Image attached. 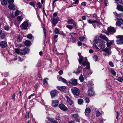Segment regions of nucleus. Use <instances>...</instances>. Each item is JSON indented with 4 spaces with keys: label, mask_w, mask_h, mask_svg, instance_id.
Returning a JSON list of instances; mask_svg holds the SVG:
<instances>
[{
    "label": "nucleus",
    "mask_w": 123,
    "mask_h": 123,
    "mask_svg": "<svg viewBox=\"0 0 123 123\" xmlns=\"http://www.w3.org/2000/svg\"><path fill=\"white\" fill-rule=\"evenodd\" d=\"M78 55L79 56V59L78 61L80 64H82L83 66H86V68L89 69L90 68V63L88 61L86 57L84 58H83L81 55V54L80 53H78Z\"/></svg>",
    "instance_id": "nucleus-1"
},
{
    "label": "nucleus",
    "mask_w": 123,
    "mask_h": 123,
    "mask_svg": "<svg viewBox=\"0 0 123 123\" xmlns=\"http://www.w3.org/2000/svg\"><path fill=\"white\" fill-rule=\"evenodd\" d=\"M71 91L74 95L78 96L80 94V90L78 88L75 87H72L71 88Z\"/></svg>",
    "instance_id": "nucleus-2"
},
{
    "label": "nucleus",
    "mask_w": 123,
    "mask_h": 123,
    "mask_svg": "<svg viewBox=\"0 0 123 123\" xmlns=\"http://www.w3.org/2000/svg\"><path fill=\"white\" fill-rule=\"evenodd\" d=\"M59 107L61 110L64 111H66L68 110V108L62 104H60L59 105Z\"/></svg>",
    "instance_id": "nucleus-3"
},
{
    "label": "nucleus",
    "mask_w": 123,
    "mask_h": 123,
    "mask_svg": "<svg viewBox=\"0 0 123 123\" xmlns=\"http://www.w3.org/2000/svg\"><path fill=\"white\" fill-rule=\"evenodd\" d=\"M67 22L68 24H73V26L74 27L76 28V23L72 19H68V20Z\"/></svg>",
    "instance_id": "nucleus-4"
},
{
    "label": "nucleus",
    "mask_w": 123,
    "mask_h": 123,
    "mask_svg": "<svg viewBox=\"0 0 123 123\" xmlns=\"http://www.w3.org/2000/svg\"><path fill=\"white\" fill-rule=\"evenodd\" d=\"M68 83L71 84L75 85L77 84V80L75 79H72L70 81H69Z\"/></svg>",
    "instance_id": "nucleus-5"
},
{
    "label": "nucleus",
    "mask_w": 123,
    "mask_h": 123,
    "mask_svg": "<svg viewBox=\"0 0 123 123\" xmlns=\"http://www.w3.org/2000/svg\"><path fill=\"white\" fill-rule=\"evenodd\" d=\"M29 49L27 48H25L24 49H21V55H24L26 53L28 52Z\"/></svg>",
    "instance_id": "nucleus-6"
},
{
    "label": "nucleus",
    "mask_w": 123,
    "mask_h": 123,
    "mask_svg": "<svg viewBox=\"0 0 123 123\" xmlns=\"http://www.w3.org/2000/svg\"><path fill=\"white\" fill-rule=\"evenodd\" d=\"M108 31L111 34H113L116 32V30L113 27H110L108 28Z\"/></svg>",
    "instance_id": "nucleus-7"
},
{
    "label": "nucleus",
    "mask_w": 123,
    "mask_h": 123,
    "mask_svg": "<svg viewBox=\"0 0 123 123\" xmlns=\"http://www.w3.org/2000/svg\"><path fill=\"white\" fill-rule=\"evenodd\" d=\"M59 103V101L57 100H53L52 101V105L54 107H56L58 105Z\"/></svg>",
    "instance_id": "nucleus-8"
},
{
    "label": "nucleus",
    "mask_w": 123,
    "mask_h": 123,
    "mask_svg": "<svg viewBox=\"0 0 123 123\" xmlns=\"http://www.w3.org/2000/svg\"><path fill=\"white\" fill-rule=\"evenodd\" d=\"M28 23L26 22H24L21 25L23 29H26L28 28Z\"/></svg>",
    "instance_id": "nucleus-9"
},
{
    "label": "nucleus",
    "mask_w": 123,
    "mask_h": 123,
    "mask_svg": "<svg viewBox=\"0 0 123 123\" xmlns=\"http://www.w3.org/2000/svg\"><path fill=\"white\" fill-rule=\"evenodd\" d=\"M58 94V93L55 90L51 91L50 95L51 98H52L56 96Z\"/></svg>",
    "instance_id": "nucleus-10"
},
{
    "label": "nucleus",
    "mask_w": 123,
    "mask_h": 123,
    "mask_svg": "<svg viewBox=\"0 0 123 123\" xmlns=\"http://www.w3.org/2000/svg\"><path fill=\"white\" fill-rule=\"evenodd\" d=\"M88 95L89 96H92L94 94V92L92 88H90L88 90Z\"/></svg>",
    "instance_id": "nucleus-11"
},
{
    "label": "nucleus",
    "mask_w": 123,
    "mask_h": 123,
    "mask_svg": "<svg viewBox=\"0 0 123 123\" xmlns=\"http://www.w3.org/2000/svg\"><path fill=\"white\" fill-rule=\"evenodd\" d=\"M8 8L14 11L15 9V6L13 4H10L8 6Z\"/></svg>",
    "instance_id": "nucleus-12"
},
{
    "label": "nucleus",
    "mask_w": 123,
    "mask_h": 123,
    "mask_svg": "<svg viewBox=\"0 0 123 123\" xmlns=\"http://www.w3.org/2000/svg\"><path fill=\"white\" fill-rule=\"evenodd\" d=\"M99 37L105 40L107 42H108L109 41L107 37H106L105 35L101 34L99 35Z\"/></svg>",
    "instance_id": "nucleus-13"
},
{
    "label": "nucleus",
    "mask_w": 123,
    "mask_h": 123,
    "mask_svg": "<svg viewBox=\"0 0 123 123\" xmlns=\"http://www.w3.org/2000/svg\"><path fill=\"white\" fill-rule=\"evenodd\" d=\"M7 45V43L5 41H1L0 43V46L2 48L6 47Z\"/></svg>",
    "instance_id": "nucleus-14"
},
{
    "label": "nucleus",
    "mask_w": 123,
    "mask_h": 123,
    "mask_svg": "<svg viewBox=\"0 0 123 123\" xmlns=\"http://www.w3.org/2000/svg\"><path fill=\"white\" fill-rule=\"evenodd\" d=\"M82 65L81 66H79L77 70L76 71H74V73H77V74H78L80 73L81 72V70H82Z\"/></svg>",
    "instance_id": "nucleus-15"
},
{
    "label": "nucleus",
    "mask_w": 123,
    "mask_h": 123,
    "mask_svg": "<svg viewBox=\"0 0 123 123\" xmlns=\"http://www.w3.org/2000/svg\"><path fill=\"white\" fill-rule=\"evenodd\" d=\"M65 98L67 99L68 102L70 105H71L73 104V102L71 100L68 96H66Z\"/></svg>",
    "instance_id": "nucleus-16"
},
{
    "label": "nucleus",
    "mask_w": 123,
    "mask_h": 123,
    "mask_svg": "<svg viewBox=\"0 0 123 123\" xmlns=\"http://www.w3.org/2000/svg\"><path fill=\"white\" fill-rule=\"evenodd\" d=\"M58 80L60 81H61L65 84H67L66 80L65 79L63 78L62 77H60L58 79Z\"/></svg>",
    "instance_id": "nucleus-17"
},
{
    "label": "nucleus",
    "mask_w": 123,
    "mask_h": 123,
    "mask_svg": "<svg viewBox=\"0 0 123 123\" xmlns=\"http://www.w3.org/2000/svg\"><path fill=\"white\" fill-rule=\"evenodd\" d=\"M103 51L108 55L111 54V50H109V49L107 48H106L104 49Z\"/></svg>",
    "instance_id": "nucleus-18"
},
{
    "label": "nucleus",
    "mask_w": 123,
    "mask_h": 123,
    "mask_svg": "<svg viewBox=\"0 0 123 123\" xmlns=\"http://www.w3.org/2000/svg\"><path fill=\"white\" fill-rule=\"evenodd\" d=\"M117 8L118 10L123 12V6L122 5H118Z\"/></svg>",
    "instance_id": "nucleus-19"
},
{
    "label": "nucleus",
    "mask_w": 123,
    "mask_h": 123,
    "mask_svg": "<svg viewBox=\"0 0 123 123\" xmlns=\"http://www.w3.org/2000/svg\"><path fill=\"white\" fill-rule=\"evenodd\" d=\"M48 120L51 122L52 123H58V122L53 119L49 117H48L47 118Z\"/></svg>",
    "instance_id": "nucleus-20"
},
{
    "label": "nucleus",
    "mask_w": 123,
    "mask_h": 123,
    "mask_svg": "<svg viewBox=\"0 0 123 123\" xmlns=\"http://www.w3.org/2000/svg\"><path fill=\"white\" fill-rule=\"evenodd\" d=\"M52 23L54 26H55L58 23V20L57 19L54 18L52 19Z\"/></svg>",
    "instance_id": "nucleus-21"
},
{
    "label": "nucleus",
    "mask_w": 123,
    "mask_h": 123,
    "mask_svg": "<svg viewBox=\"0 0 123 123\" xmlns=\"http://www.w3.org/2000/svg\"><path fill=\"white\" fill-rule=\"evenodd\" d=\"M31 42L30 41L26 40L25 42V44L26 46H30L31 45Z\"/></svg>",
    "instance_id": "nucleus-22"
},
{
    "label": "nucleus",
    "mask_w": 123,
    "mask_h": 123,
    "mask_svg": "<svg viewBox=\"0 0 123 123\" xmlns=\"http://www.w3.org/2000/svg\"><path fill=\"white\" fill-rule=\"evenodd\" d=\"M57 88L58 89L62 91H64L66 89V87L65 86H58Z\"/></svg>",
    "instance_id": "nucleus-23"
},
{
    "label": "nucleus",
    "mask_w": 123,
    "mask_h": 123,
    "mask_svg": "<svg viewBox=\"0 0 123 123\" xmlns=\"http://www.w3.org/2000/svg\"><path fill=\"white\" fill-rule=\"evenodd\" d=\"M116 42L118 44H123V40L122 39L117 40L116 41Z\"/></svg>",
    "instance_id": "nucleus-24"
},
{
    "label": "nucleus",
    "mask_w": 123,
    "mask_h": 123,
    "mask_svg": "<svg viewBox=\"0 0 123 123\" xmlns=\"http://www.w3.org/2000/svg\"><path fill=\"white\" fill-rule=\"evenodd\" d=\"M1 4L3 6L6 5L7 4L6 0H0Z\"/></svg>",
    "instance_id": "nucleus-25"
},
{
    "label": "nucleus",
    "mask_w": 123,
    "mask_h": 123,
    "mask_svg": "<svg viewBox=\"0 0 123 123\" xmlns=\"http://www.w3.org/2000/svg\"><path fill=\"white\" fill-rule=\"evenodd\" d=\"M99 39L98 37V36H96L95 38H94V42L96 43H98V39Z\"/></svg>",
    "instance_id": "nucleus-26"
},
{
    "label": "nucleus",
    "mask_w": 123,
    "mask_h": 123,
    "mask_svg": "<svg viewBox=\"0 0 123 123\" xmlns=\"http://www.w3.org/2000/svg\"><path fill=\"white\" fill-rule=\"evenodd\" d=\"M114 41V40H112L110 42H108L106 43V44L107 46L108 47H109L110 46L112 43Z\"/></svg>",
    "instance_id": "nucleus-27"
},
{
    "label": "nucleus",
    "mask_w": 123,
    "mask_h": 123,
    "mask_svg": "<svg viewBox=\"0 0 123 123\" xmlns=\"http://www.w3.org/2000/svg\"><path fill=\"white\" fill-rule=\"evenodd\" d=\"M91 109L89 108L88 107L86 108L85 110V113H89L91 112Z\"/></svg>",
    "instance_id": "nucleus-28"
},
{
    "label": "nucleus",
    "mask_w": 123,
    "mask_h": 123,
    "mask_svg": "<svg viewBox=\"0 0 123 123\" xmlns=\"http://www.w3.org/2000/svg\"><path fill=\"white\" fill-rule=\"evenodd\" d=\"M83 102V100L82 99H79L78 100V104L79 105H81L82 104Z\"/></svg>",
    "instance_id": "nucleus-29"
},
{
    "label": "nucleus",
    "mask_w": 123,
    "mask_h": 123,
    "mask_svg": "<svg viewBox=\"0 0 123 123\" xmlns=\"http://www.w3.org/2000/svg\"><path fill=\"white\" fill-rule=\"evenodd\" d=\"M111 72L112 73V74L114 76L116 75V72L114 71V69L112 68L111 70Z\"/></svg>",
    "instance_id": "nucleus-30"
},
{
    "label": "nucleus",
    "mask_w": 123,
    "mask_h": 123,
    "mask_svg": "<svg viewBox=\"0 0 123 123\" xmlns=\"http://www.w3.org/2000/svg\"><path fill=\"white\" fill-rule=\"evenodd\" d=\"M21 49L19 50L18 49H15V52L17 53L18 54L21 55Z\"/></svg>",
    "instance_id": "nucleus-31"
},
{
    "label": "nucleus",
    "mask_w": 123,
    "mask_h": 123,
    "mask_svg": "<svg viewBox=\"0 0 123 123\" xmlns=\"http://www.w3.org/2000/svg\"><path fill=\"white\" fill-rule=\"evenodd\" d=\"M23 16H19L17 17V19L19 21H21L23 19Z\"/></svg>",
    "instance_id": "nucleus-32"
},
{
    "label": "nucleus",
    "mask_w": 123,
    "mask_h": 123,
    "mask_svg": "<svg viewBox=\"0 0 123 123\" xmlns=\"http://www.w3.org/2000/svg\"><path fill=\"white\" fill-rule=\"evenodd\" d=\"M79 79L81 82H82L84 80V78L82 74H81L80 76L79 77Z\"/></svg>",
    "instance_id": "nucleus-33"
},
{
    "label": "nucleus",
    "mask_w": 123,
    "mask_h": 123,
    "mask_svg": "<svg viewBox=\"0 0 123 123\" xmlns=\"http://www.w3.org/2000/svg\"><path fill=\"white\" fill-rule=\"evenodd\" d=\"M93 60L95 61H96L98 60V57L96 55H95L92 57Z\"/></svg>",
    "instance_id": "nucleus-34"
},
{
    "label": "nucleus",
    "mask_w": 123,
    "mask_h": 123,
    "mask_svg": "<svg viewBox=\"0 0 123 123\" xmlns=\"http://www.w3.org/2000/svg\"><path fill=\"white\" fill-rule=\"evenodd\" d=\"M54 32L55 33L57 34H60L59 32V29L57 28H56Z\"/></svg>",
    "instance_id": "nucleus-35"
},
{
    "label": "nucleus",
    "mask_w": 123,
    "mask_h": 123,
    "mask_svg": "<svg viewBox=\"0 0 123 123\" xmlns=\"http://www.w3.org/2000/svg\"><path fill=\"white\" fill-rule=\"evenodd\" d=\"M123 80V78L122 77H119L117 79V80L120 82H122Z\"/></svg>",
    "instance_id": "nucleus-36"
},
{
    "label": "nucleus",
    "mask_w": 123,
    "mask_h": 123,
    "mask_svg": "<svg viewBox=\"0 0 123 123\" xmlns=\"http://www.w3.org/2000/svg\"><path fill=\"white\" fill-rule=\"evenodd\" d=\"M72 116L75 119L79 117V116L77 114H75L73 115Z\"/></svg>",
    "instance_id": "nucleus-37"
},
{
    "label": "nucleus",
    "mask_w": 123,
    "mask_h": 123,
    "mask_svg": "<svg viewBox=\"0 0 123 123\" xmlns=\"http://www.w3.org/2000/svg\"><path fill=\"white\" fill-rule=\"evenodd\" d=\"M100 113L99 111H96V115L97 117H98L100 116Z\"/></svg>",
    "instance_id": "nucleus-38"
},
{
    "label": "nucleus",
    "mask_w": 123,
    "mask_h": 123,
    "mask_svg": "<svg viewBox=\"0 0 123 123\" xmlns=\"http://www.w3.org/2000/svg\"><path fill=\"white\" fill-rule=\"evenodd\" d=\"M32 36L31 34H29L27 36V37L30 39H31L32 38Z\"/></svg>",
    "instance_id": "nucleus-39"
},
{
    "label": "nucleus",
    "mask_w": 123,
    "mask_h": 123,
    "mask_svg": "<svg viewBox=\"0 0 123 123\" xmlns=\"http://www.w3.org/2000/svg\"><path fill=\"white\" fill-rule=\"evenodd\" d=\"M85 39V37H80L79 38V39L81 41H83Z\"/></svg>",
    "instance_id": "nucleus-40"
},
{
    "label": "nucleus",
    "mask_w": 123,
    "mask_h": 123,
    "mask_svg": "<svg viewBox=\"0 0 123 123\" xmlns=\"http://www.w3.org/2000/svg\"><path fill=\"white\" fill-rule=\"evenodd\" d=\"M116 37L117 39L121 38V39H122L123 38V35H118L116 36Z\"/></svg>",
    "instance_id": "nucleus-41"
},
{
    "label": "nucleus",
    "mask_w": 123,
    "mask_h": 123,
    "mask_svg": "<svg viewBox=\"0 0 123 123\" xmlns=\"http://www.w3.org/2000/svg\"><path fill=\"white\" fill-rule=\"evenodd\" d=\"M20 13V12L18 10H17L16 11L15 13V16H17Z\"/></svg>",
    "instance_id": "nucleus-42"
},
{
    "label": "nucleus",
    "mask_w": 123,
    "mask_h": 123,
    "mask_svg": "<svg viewBox=\"0 0 123 123\" xmlns=\"http://www.w3.org/2000/svg\"><path fill=\"white\" fill-rule=\"evenodd\" d=\"M73 26L72 25H68L66 27L70 30H71L73 28Z\"/></svg>",
    "instance_id": "nucleus-43"
},
{
    "label": "nucleus",
    "mask_w": 123,
    "mask_h": 123,
    "mask_svg": "<svg viewBox=\"0 0 123 123\" xmlns=\"http://www.w3.org/2000/svg\"><path fill=\"white\" fill-rule=\"evenodd\" d=\"M94 23H96L97 25H99L100 24V22L99 21H97L96 20H94Z\"/></svg>",
    "instance_id": "nucleus-44"
},
{
    "label": "nucleus",
    "mask_w": 123,
    "mask_h": 123,
    "mask_svg": "<svg viewBox=\"0 0 123 123\" xmlns=\"http://www.w3.org/2000/svg\"><path fill=\"white\" fill-rule=\"evenodd\" d=\"M43 32L44 33V37L45 38L46 37V31H45V27H43Z\"/></svg>",
    "instance_id": "nucleus-45"
},
{
    "label": "nucleus",
    "mask_w": 123,
    "mask_h": 123,
    "mask_svg": "<svg viewBox=\"0 0 123 123\" xmlns=\"http://www.w3.org/2000/svg\"><path fill=\"white\" fill-rule=\"evenodd\" d=\"M30 5L32 6L33 7L35 8V6L33 2H31L29 3Z\"/></svg>",
    "instance_id": "nucleus-46"
},
{
    "label": "nucleus",
    "mask_w": 123,
    "mask_h": 123,
    "mask_svg": "<svg viewBox=\"0 0 123 123\" xmlns=\"http://www.w3.org/2000/svg\"><path fill=\"white\" fill-rule=\"evenodd\" d=\"M5 36L3 33L1 34L0 36V38L2 39H4L5 38Z\"/></svg>",
    "instance_id": "nucleus-47"
},
{
    "label": "nucleus",
    "mask_w": 123,
    "mask_h": 123,
    "mask_svg": "<svg viewBox=\"0 0 123 123\" xmlns=\"http://www.w3.org/2000/svg\"><path fill=\"white\" fill-rule=\"evenodd\" d=\"M119 113L117 111L116 112V118L117 119V120H118V116Z\"/></svg>",
    "instance_id": "nucleus-48"
},
{
    "label": "nucleus",
    "mask_w": 123,
    "mask_h": 123,
    "mask_svg": "<svg viewBox=\"0 0 123 123\" xmlns=\"http://www.w3.org/2000/svg\"><path fill=\"white\" fill-rule=\"evenodd\" d=\"M85 100L86 101V102L87 103H89L90 102V100H89V98L86 97L85 98Z\"/></svg>",
    "instance_id": "nucleus-49"
},
{
    "label": "nucleus",
    "mask_w": 123,
    "mask_h": 123,
    "mask_svg": "<svg viewBox=\"0 0 123 123\" xmlns=\"http://www.w3.org/2000/svg\"><path fill=\"white\" fill-rule=\"evenodd\" d=\"M14 0H8V2L10 4L12 3L14 1Z\"/></svg>",
    "instance_id": "nucleus-50"
},
{
    "label": "nucleus",
    "mask_w": 123,
    "mask_h": 123,
    "mask_svg": "<svg viewBox=\"0 0 123 123\" xmlns=\"http://www.w3.org/2000/svg\"><path fill=\"white\" fill-rule=\"evenodd\" d=\"M116 26H121V24L119 22H118L116 23Z\"/></svg>",
    "instance_id": "nucleus-51"
},
{
    "label": "nucleus",
    "mask_w": 123,
    "mask_h": 123,
    "mask_svg": "<svg viewBox=\"0 0 123 123\" xmlns=\"http://www.w3.org/2000/svg\"><path fill=\"white\" fill-rule=\"evenodd\" d=\"M99 46L101 47V48L102 49L104 48L105 46V45L102 44H100Z\"/></svg>",
    "instance_id": "nucleus-52"
},
{
    "label": "nucleus",
    "mask_w": 123,
    "mask_h": 123,
    "mask_svg": "<svg viewBox=\"0 0 123 123\" xmlns=\"http://www.w3.org/2000/svg\"><path fill=\"white\" fill-rule=\"evenodd\" d=\"M88 23H90V24H92L93 23H94V20H92V21L91 19H89L88 20Z\"/></svg>",
    "instance_id": "nucleus-53"
},
{
    "label": "nucleus",
    "mask_w": 123,
    "mask_h": 123,
    "mask_svg": "<svg viewBox=\"0 0 123 123\" xmlns=\"http://www.w3.org/2000/svg\"><path fill=\"white\" fill-rule=\"evenodd\" d=\"M12 99H13L15 101V93H13V94L12 95Z\"/></svg>",
    "instance_id": "nucleus-54"
},
{
    "label": "nucleus",
    "mask_w": 123,
    "mask_h": 123,
    "mask_svg": "<svg viewBox=\"0 0 123 123\" xmlns=\"http://www.w3.org/2000/svg\"><path fill=\"white\" fill-rule=\"evenodd\" d=\"M35 95V94L34 93L32 94L31 95H30V96L28 97V99H30L32 97L34 96Z\"/></svg>",
    "instance_id": "nucleus-55"
},
{
    "label": "nucleus",
    "mask_w": 123,
    "mask_h": 123,
    "mask_svg": "<svg viewBox=\"0 0 123 123\" xmlns=\"http://www.w3.org/2000/svg\"><path fill=\"white\" fill-rule=\"evenodd\" d=\"M74 1H75L74 2V4H78L79 2V0H73Z\"/></svg>",
    "instance_id": "nucleus-56"
},
{
    "label": "nucleus",
    "mask_w": 123,
    "mask_h": 123,
    "mask_svg": "<svg viewBox=\"0 0 123 123\" xmlns=\"http://www.w3.org/2000/svg\"><path fill=\"white\" fill-rule=\"evenodd\" d=\"M86 3L85 2H82L81 3V5L83 6H85L86 5Z\"/></svg>",
    "instance_id": "nucleus-57"
},
{
    "label": "nucleus",
    "mask_w": 123,
    "mask_h": 123,
    "mask_svg": "<svg viewBox=\"0 0 123 123\" xmlns=\"http://www.w3.org/2000/svg\"><path fill=\"white\" fill-rule=\"evenodd\" d=\"M48 78H46L43 80V82L44 83H47V80H48Z\"/></svg>",
    "instance_id": "nucleus-58"
},
{
    "label": "nucleus",
    "mask_w": 123,
    "mask_h": 123,
    "mask_svg": "<svg viewBox=\"0 0 123 123\" xmlns=\"http://www.w3.org/2000/svg\"><path fill=\"white\" fill-rule=\"evenodd\" d=\"M109 65L111 67H113L114 66V65L113 62H109Z\"/></svg>",
    "instance_id": "nucleus-59"
},
{
    "label": "nucleus",
    "mask_w": 123,
    "mask_h": 123,
    "mask_svg": "<svg viewBox=\"0 0 123 123\" xmlns=\"http://www.w3.org/2000/svg\"><path fill=\"white\" fill-rule=\"evenodd\" d=\"M29 112H27V113L25 115V117L26 118H29Z\"/></svg>",
    "instance_id": "nucleus-60"
},
{
    "label": "nucleus",
    "mask_w": 123,
    "mask_h": 123,
    "mask_svg": "<svg viewBox=\"0 0 123 123\" xmlns=\"http://www.w3.org/2000/svg\"><path fill=\"white\" fill-rule=\"evenodd\" d=\"M37 5L39 8H41V3L40 2H38L37 3Z\"/></svg>",
    "instance_id": "nucleus-61"
},
{
    "label": "nucleus",
    "mask_w": 123,
    "mask_h": 123,
    "mask_svg": "<svg viewBox=\"0 0 123 123\" xmlns=\"http://www.w3.org/2000/svg\"><path fill=\"white\" fill-rule=\"evenodd\" d=\"M10 15H11V17L12 18H13L14 17H15L13 15V12H12V13H10Z\"/></svg>",
    "instance_id": "nucleus-62"
},
{
    "label": "nucleus",
    "mask_w": 123,
    "mask_h": 123,
    "mask_svg": "<svg viewBox=\"0 0 123 123\" xmlns=\"http://www.w3.org/2000/svg\"><path fill=\"white\" fill-rule=\"evenodd\" d=\"M63 73V71L62 70H60L59 72V74L60 75H62Z\"/></svg>",
    "instance_id": "nucleus-63"
},
{
    "label": "nucleus",
    "mask_w": 123,
    "mask_h": 123,
    "mask_svg": "<svg viewBox=\"0 0 123 123\" xmlns=\"http://www.w3.org/2000/svg\"><path fill=\"white\" fill-rule=\"evenodd\" d=\"M99 42V43L101 44H104L105 43V42L102 40H100Z\"/></svg>",
    "instance_id": "nucleus-64"
}]
</instances>
